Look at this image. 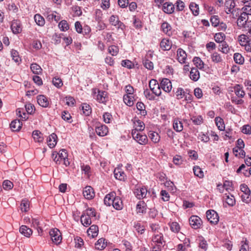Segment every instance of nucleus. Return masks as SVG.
Here are the masks:
<instances>
[{"instance_id":"774afa93","label":"nucleus","mask_w":251,"mask_h":251,"mask_svg":"<svg viewBox=\"0 0 251 251\" xmlns=\"http://www.w3.org/2000/svg\"><path fill=\"white\" fill-rule=\"evenodd\" d=\"M242 132L246 134H251V126L249 125H246L242 127Z\"/></svg>"},{"instance_id":"69168bd1","label":"nucleus","mask_w":251,"mask_h":251,"mask_svg":"<svg viewBox=\"0 0 251 251\" xmlns=\"http://www.w3.org/2000/svg\"><path fill=\"white\" fill-rule=\"evenodd\" d=\"M226 202L230 206H233L235 203V200L233 196H227L225 199Z\"/></svg>"},{"instance_id":"423d86ee","label":"nucleus","mask_w":251,"mask_h":251,"mask_svg":"<svg viewBox=\"0 0 251 251\" xmlns=\"http://www.w3.org/2000/svg\"><path fill=\"white\" fill-rule=\"evenodd\" d=\"M149 87L152 93L156 96H159L161 94L160 87L155 79H151L149 82Z\"/></svg>"},{"instance_id":"f257e3e1","label":"nucleus","mask_w":251,"mask_h":251,"mask_svg":"<svg viewBox=\"0 0 251 251\" xmlns=\"http://www.w3.org/2000/svg\"><path fill=\"white\" fill-rule=\"evenodd\" d=\"M248 16L246 12L243 11L237 19V25L240 28H247V27H251V21H248Z\"/></svg>"},{"instance_id":"a878e982","label":"nucleus","mask_w":251,"mask_h":251,"mask_svg":"<svg viewBox=\"0 0 251 251\" xmlns=\"http://www.w3.org/2000/svg\"><path fill=\"white\" fill-rule=\"evenodd\" d=\"M174 129L177 132H180L183 130V124L179 119H175L173 122Z\"/></svg>"},{"instance_id":"39448f33","label":"nucleus","mask_w":251,"mask_h":251,"mask_svg":"<svg viewBox=\"0 0 251 251\" xmlns=\"http://www.w3.org/2000/svg\"><path fill=\"white\" fill-rule=\"evenodd\" d=\"M50 235L53 243L56 245L60 243L62 240V237L61 233L58 229H52L50 231Z\"/></svg>"},{"instance_id":"4c0bfd02","label":"nucleus","mask_w":251,"mask_h":251,"mask_svg":"<svg viewBox=\"0 0 251 251\" xmlns=\"http://www.w3.org/2000/svg\"><path fill=\"white\" fill-rule=\"evenodd\" d=\"M11 55L12 59L16 63H18V64L20 63V62H21V59L19 57V53L17 50H12L11 51Z\"/></svg>"},{"instance_id":"cd10ccee","label":"nucleus","mask_w":251,"mask_h":251,"mask_svg":"<svg viewBox=\"0 0 251 251\" xmlns=\"http://www.w3.org/2000/svg\"><path fill=\"white\" fill-rule=\"evenodd\" d=\"M190 78L195 81H197L200 78L199 72L197 68H193L191 69L190 73Z\"/></svg>"},{"instance_id":"58836bf2","label":"nucleus","mask_w":251,"mask_h":251,"mask_svg":"<svg viewBox=\"0 0 251 251\" xmlns=\"http://www.w3.org/2000/svg\"><path fill=\"white\" fill-rule=\"evenodd\" d=\"M161 27L163 31L165 33L167 34H168L170 35L171 33V26L169 24H168L167 22H165L162 23L161 25Z\"/></svg>"},{"instance_id":"6e6d98bb","label":"nucleus","mask_w":251,"mask_h":251,"mask_svg":"<svg viewBox=\"0 0 251 251\" xmlns=\"http://www.w3.org/2000/svg\"><path fill=\"white\" fill-rule=\"evenodd\" d=\"M210 22L211 23L212 25L214 27H217L218 26L220 23V20L219 17L216 15H214L211 16L210 18Z\"/></svg>"},{"instance_id":"0eeeda50","label":"nucleus","mask_w":251,"mask_h":251,"mask_svg":"<svg viewBox=\"0 0 251 251\" xmlns=\"http://www.w3.org/2000/svg\"><path fill=\"white\" fill-rule=\"evenodd\" d=\"M189 223L193 228L197 229L201 227L202 221L199 217L193 215L189 218Z\"/></svg>"},{"instance_id":"bf43d9fd","label":"nucleus","mask_w":251,"mask_h":251,"mask_svg":"<svg viewBox=\"0 0 251 251\" xmlns=\"http://www.w3.org/2000/svg\"><path fill=\"white\" fill-rule=\"evenodd\" d=\"M170 228L173 232L177 233L180 230V226L177 222H173L170 225Z\"/></svg>"},{"instance_id":"79ce46f5","label":"nucleus","mask_w":251,"mask_h":251,"mask_svg":"<svg viewBox=\"0 0 251 251\" xmlns=\"http://www.w3.org/2000/svg\"><path fill=\"white\" fill-rule=\"evenodd\" d=\"M189 8L192 11L194 16H197L199 15V5L194 2H191L190 4Z\"/></svg>"},{"instance_id":"393cba45","label":"nucleus","mask_w":251,"mask_h":251,"mask_svg":"<svg viewBox=\"0 0 251 251\" xmlns=\"http://www.w3.org/2000/svg\"><path fill=\"white\" fill-rule=\"evenodd\" d=\"M175 5L172 3L165 2L163 5V10L167 14H172L174 12Z\"/></svg>"},{"instance_id":"c03bdc74","label":"nucleus","mask_w":251,"mask_h":251,"mask_svg":"<svg viewBox=\"0 0 251 251\" xmlns=\"http://www.w3.org/2000/svg\"><path fill=\"white\" fill-rule=\"evenodd\" d=\"M106 245L104 243V239H99L95 244V247L97 250H101L105 248Z\"/></svg>"},{"instance_id":"8fccbe9b","label":"nucleus","mask_w":251,"mask_h":251,"mask_svg":"<svg viewBox=\"0 0 251 251\" xmlns=\"http://www.w3.org/2000/svg\"><path fill=\"white\" fill-rule=\"evenodd\" d=\"M211 59L212 61L215 63H219L222 61V59L220 54L217 52H214L211 55Z\"/></svg>"},{"instance_id":"4be33fe9","label":"nucleus","mask_w":251,"mask_h":251,"mask_svg":"<svg viewBox=\"0 0 251 251\" xmlns=\"http://www.w3.org/2000/svg\"><path fill=\"white\" fill-rule=\"evenodd\" d=\"M160 47L164 50H169L172 47V42L169 39H163L160 42Z\"/></svg>"},{"instance_id":"aec40b11","label":"nucleus","mask_w":251,"mask_h":251,"mask_svg":"<svg viewBox=\"0 0 251 251\" xmlns=\"http://www.w3.org/2000/svg\"><path fill=\"white\" fill-rule=\"evenodd\" d=\"M57 137L55 133H52L48 138L47 142L50 148H53L57 143Z\"/></svg>"},{"instance_id":"49530a36","label":"nucleus","mask_w":251,"mask_h":251,"mask_svg":"<svg viewBox=\"0 0 251 251\" xmlns=\"http://www.w3.org/2000/svg\"><path fill=\"white\" fill-rule=\"evenodd\" d=\"M215 122L219 130H223L225 129V127L224 124V121L221 118L216 117L215 118Z\"/></svg>"},{"instance_id":"6e6552de","label":"nucleus","mask_w":251,"mask_h":251,"mask_svg":"<svg viewBox=\"0 0 251 251\" xmlns=\"http://www.w3.org/2000/svg\"><path fill=\"white\" fill-rule=\"evenodd\" d=\"M109 23L112 25L117 27L118 29L124 30L125 28V25L119 20V17L116 15H112L109 18Z\"/></svg>"},{"instance_id":"6ab92c4d","label":"nucleus","mask_w":251,"mask_h":251,"mask_svg":"<svg viewBox=\"0 0 251 251\" xmlns=\"http://www.w3.org/2000/svg\"><path fill=\"white\" fill-rule=\"evenodd\" d=\"M10 126L12 131H18L21 128L22 123L20 120H15L11 122Z\"/></svg>"},{"instance_id":"20e7f679","label":"nucleus","mask_w":251,"mask_h":251,"mask_svg":"<svg viewBox=\"0 0 251 251\" xmlns=\"http://www.w3.org/2000/svg\"><path fill=\"white\" fill-rule=\"evenodd\" d=\"M206 214L207 220L211 224L216 225L218 223L219 217L215 211L208 210L206 211Z\"/></svg>"},{"instance_id":"473e14b6","label":"nucleus","mask_w":251,"mask_h":251,"mask_svg":"<svg viewBox=\"0 0 251 251\" xmlns=\"http://www.w3.org/2000/svg\"><path fill=\"white\" fill-rule=\"evenodd\" d=\"M34 19L35 22L38 25L42 26L45 25V19L41 15L39 14H35Z\"/></svg>"},{"instance_id":"37998d69","label":"nucleus","mask_w":251,"mask_h":251,"mask_svg":"<svg viewBox=\"0 0 251 251\" xmlns=\"http://www.w3.org/2000/svg\"><path fill=\"white\" fill-rule=\"evenodd\" d=\"M143 64L144 67L148 70H152L153 69L154 66L153 63L147 58L143 59Z\"/></svg>"},{"instance_id":"7c9ffc66","label":"nucleus","mask_w":251,"mask_h":251,"mask_svg":"<svg viewBox=\"0 0 251 251\" xmlns=\"http://www.w3.org/2000/svg\"><path fill=\"white\" fill-rule=\"evenodd\" d=\"M152 241L154 243L159 244L161 246L162 245L163 242H164L163 234L160 232L159 234H154L152 237Z\"/></svg>"},{"instance_id":"9d476101","label":"nucleus","mask_w":251,"mask_h":251,"mask_svg":"<svg viewBox=\"0 0 251 251\" xmlns=\"http://www.w3.org/2000/svg\"><path fill=\"white\" fill-rule=\"evenodd\" d=\"M32 226L37 229L39 235H41L43 232V224L38 218H34L31 220Z\"/></svg>"},{"instance_id":"a211bd4d","label":"nucleus","mask_w":251,"mask_h":251,"mask_svg":"<svg viewBox=\"0 0 251 251\" xmlns=\"http://www.w3.org/2000/svg\"><path fill=\"white\" fill-rule=\"evenodd\" d=\"M99 232V227L97 225H92L87 230L88 235L91 236L92 238H94L97 236Z\"/></svg>"},{"instance_id":"a19ab883","label":"nucleus","mask_w":251,"mask_h":251,"mask_svg":"<svg viewBox=\"0 0 251 251\" xmlns=\"http://www.w3.org/2000/svg\"><path fill=\"white\" fill-rule=\"evenodd\" d=\"M225 38V34L222 32L216 33L214 35V39L217 43H222L224 42Z\"/></svg>"},{"instance_id":"2f4dec72","label":"nucleus","mask_w":251,"mask_h":251,"mask_svg":"<svg viewBox=\"0 0 251 251\" xmlns=\"http://www.w3.org/2000/svg\"><path fill=\"white\" fill-rule=\"evenodd\" d=\"M80 221L82 224L85 226H88L91 224V220L89 216L86 214L82 215L80 218Z\"/></svg>"},{"instance_id":"c9c22d12","label":"nucleus","mask_w":251,"mask_h":251,"mask_svg":"<svg viewBox=\"0 0 251 251\" xmlns=\"http://www.w3.org/2000/svg\"><path fill=\"white\" fill-rule=\"evenodd\" d=\"M30 69L33 73L36 75H39L42 71L41 67L36 63L31 64Z\"/></svg>"},{"instance_id":"c85d7f7f","label":"nucleus","mask_w":251,"mask_h":251,"mask_svg":"<svg viewBox=\"0 0 251 251\" xmlns=\"http://www.w3.org/2000/svg\"><path fill=\"white\" fill-rule=\"evenodd\" d=\"M146 204L144 201H139L136 205L137 213L143 214L146 209Z\"/></svg>"},{"instance_id":"0e129e2a","label":"nucleus","mask_w":251,"mask_h":251,"mask_svg":"<svg viewBox=\"0 0 251 251\" xmlns=\"http://www.w3.org/2000/svg\"><path fill=\"white\" fill-rule=\"evenodd\" d=\"M75 247L78 248H81L84 244L83 239L80 237L76 236L75 238Z\"/></svg>"},{"instance_id":"412c9836","label":"nucleus","mask_w":251,"mask_h":251,"mask_svg":"<svg viewBox=\"0 0 251 251\" xmlns=\"http://www.w3.org/2000/svg\"><path fill=\"white\" fill-rule=\"evenodd\" d=\"M115 198V193L111 192L106 195L104 199V203L107 206H110L113 204V200Z\"/></svg>"},{"instance_id":"2eb2a0df","label":"nucleus","mask_w":251,"mask_h":251,"mask_svg":"<svg viewBox=\"0 0 251 251\" xmlns=\"http://www.w3.org/2000/svg\"><path fill=\"white\" fill-rule=\"evenodd\" d=\"M115 177L120 180H125L126 175L120 168H117L115 169L114 171Z\"/></svg>"},{"instance_id":"603ef678","label":"nucleus","mask_w":251,"mask_h":251,"mask_svg":"<svg viewBox=\"0 0 251 251\" xmlns=\"http://www.w3.org/2000/svg\"><path fill=\"white\" fill-rule=\"evenodd\" d=\"M149 137L151 139V141L155 143H158L160 140V136L157 132H153L150 134Z\"/></svg>"},{"instance_id":"bb28decb","label":"nucleus","mask_w":251,"mask_h":251,"mask_svg":"<svg viewBox=\"0 0 251 251\" xmlns=\"http://www.w3.org/2000/svg\"><path fill=\"white\" fill-rule=\"evenodd\" d=\"M177 55L178 61L181 63H184L187 56L185 51L181 49H178L177 51Z\"/></svg>"},{"instance_id":"f704fd0d","label":"nucleus","mask_w":251,"mask_h":251,"mask_svg":"<svg viewBox=\"0 0 251 251\" xmlns=\"http://www.w3.org/2000/svg\"><path fill=\"white\" fill-rule=\"evenodd\" d=\"M238 40L240 45L242 46H244V45L248 43L249 37L245 34H241L238 36Z\"/></svg>"},{"instance_id":"f8f14e48","label":"nucleus","mask_w":251,"mask_h":251,"mask_svg":"<svg viewBox=\"0 0 251 251\" xmlns=\"http://www.w3.org/2000/svg\"><path fill=\"white\" fill-rule=\"evenodd\" d=\"M38 103L43 107H47L49 105V101L47 98L44 95H39L37 97Z\"/></svg>"},{"instance_id":"4d7b16f0","label":"nucleus","mask_w":251,"mask_h":251,"mask_svg":"<svg viewBox=\"0 0 251 251\" xmlns=\"http://www.w3.org/2000/svg\"><path fill=\"white\" fill-rule=\"evenodd\" d=\"M193 61L197 67L201 69L203 67V62L200 57H195L193 58Z\"/></svg>"},{"instance_id":"de8ad7c7","label":"nucleus","mask_w":251,"mask_h":251,"mask_svg":"<svg viewBox=\"0 0 251 251\" xmlns=\"http://www.w3.org/2000/svg\"><path fill=\"white\" fill-rule=\"evenodd\" d=\"M82 110L85 116H89L92 112L91 108L89 104L83 103L82 106Z\"/></svg>"},{"instance_id":"f3484780","label":"nucleus","mask_w":251,"mask_h":251,"mask_svg":"<svg viewBox=\"0 0 251 251\" xmlns=\"http://www.w3.org/2000/svg\"><path fill=\"white\" fill-rule=\"evenodd\" d=\"M97 134L100 136H104L108 133V128L105 125L97 126L95 129Z\"/></svg>"},{"instance_id":"680f3d73","label":"nucleus","mask_w":251,"mask_h":251,"mask_svg":"<svg viewBox=\"0 0 251 251\" xmlns=\"http://www.w3.org/2000/svg\"><path fill=\"white\" fill-rule=\"evenodd\" d=\"M191 119L193 123L197 125H200L202 122V118L201 116H193Z\"/></svg>"},{"instance_id":"b1692460","label":"nucleus","mask_w":251,"mask_h":251,"mask_svg":"<svg viewBox=\"0 0 251 251\" xmlns=\"http://www.w3.org/2000/svg\"><path fill=\"white\" fill-rule=\"evenodd\" d=\"M112 206L116 210H121L123 208V202L121 198L119 197H116L113 200Z\"/></svg>"},{"instance_id":"c756f323","label":"nucleus","mask_w":251,"mask_h":251,"mask_svg":"<svg viewBox=\"0 0 251 251\" xmlns=\"http://www.w3.org/2000/svg\"><path fill=\"white\" fill-rule=\"evenodd\" d=\"M32 136L35 141L42 142L44 138L42 133L39 130H34L32 132Z\"/></svg>"},{"instance_id":"4468645a","label":"nucleus","mask_w":251,"mask_h":251,"mask_svg":"<svg viewBox=\"0 0 251 251\" xmlns=\"http://www.w3.org/2000/svg\"><path fill=\"white\" fill-rule=\"evenodd\" d=\"M135 195L138 199L145 198L147 194V190L146 188H137L135 192Z\"/></svg>"},{"instance_id":"9b49d317","label":"nucleus","mask_w":251,"mask_h":251,"mask_svg":"<svg viewBox=\"0 0 251 251\" xmlns=\"http://www.w3.org/2000/svg\"><path fill=\"white\" fill-rule=\"evenodd\" d=\"M84 197L88 200L92 199L95 196L93 189L91 186H86L83 191Z\"/></svg>"},{"instance_id":"1a4fd4ad","label":"nucleus","mask_w":251,"mask_h":251,"mask_svg":"<svg viewBox=\"0 0 251 251\" xmlns=\"http://www.w3.org/2000/svg\"><path fill=\"white\" fill-rule=\"evenodd\" d=\"M159 85L160 89H162L166 92H170L172 88V83L168 78H163Z\"/></svg>"},{"instance_id":"3c124183","label":"nucleus","mask_w":251,"mask_h":251,"mask_svg":"<svg viewBox=\"0 0 251 251\" xmlns=\"http://www.w3.org/2000/svg\"><path fill=\"white\" fill-rule=\"evenodd\" d=\"M234 60L238 64H242L244 61V57L239 53H235L234 54Z\"/></svg>"},{"instance_id":"09e8293b","label":"nucleus","mask_w":251,"mask_h":251,"mask_svg":"<svg viewBox=\"0 0 251 251\" xmlns=\"http://www.w3.org/2000/svg\"><path fill=\"white\" fill-rule=\"evenodd\" d=\"M235 93L238 97L243 98L245 95V92L240 86L237 85L234 88Z\"/></svg>"},{"instance_id":"864d4df0","label":"nucleus","mask_w":251,"mask_h":251,"mask_svg":"<svg viewBox=\"0 0 251 251\" xmlns=\"http://www.w3.org/2000/svg\"><path fill=\"white\" fill-rule=\"evenodd\" d=\"M58 26L60 28V29L62 31L67 30L69 28V25L67 23V21L65 20L61 21L59 23Z\"/></svg>"},{"instance_id":"ea45409f","label":"nucleus","mask_w":251,"mask_h":251,"mask_svg":"<svg viewBox=\"0 0 251 251\" xmlns=\"http://www.w3.org/2000/svg\"><path fill=\"white\" fill-rule=\"evenodd\" d=\"M29 208V203L28 201L23 200L20 205V209L22 212H26L28 211Z\"/></svg>"},{"instance_id":"5701e85b","label":"nucleus","mask_w":251,"mask_h":251,"mask_svg":"<svg viewBox=\"0 0 251 251\" xmlns=\"http://www.w3.org/2000/svg\"><path fill=\"white\" fill-rule=\"evenodd\" d=\"M20 233L25 237H29L32 233V230L27 226L23 225L20 227Z\"/></svg>"},{"instance_id":"f03ea898","label":"nucleus","mask_w":251,"mask_h":251,"mask_svg":"<svg viewBox=\"0 0 251 251\" xmlns=\"http://www.w3.org/2000/svg\"><path fill=\"white\" fill-rule=\"evenodd\" d=\"M68 154L65 149L61 150L58 153L54 151L52 153V157L56 164H60L61 161L65 159H67Z\"/></svg>"},{"instance_id":"e433bc0d","label":"nucleus","mask_w":251,"mask_h":251,"mask_svg":"<svg viewBox=\"0 0 251 251\" xmlns=\"http://www.w3.org/2000/svg\"><path fill=\"white\" fill-rule=\"evenodd\" d=\"M134 125H135L136 128L135 129H134L133 130H137V132H138L139 131H143L145 128L144 123L142 121H141L139 120H136L134 122Z\"/></svg>"},{"instance_id":"13d9d810","label":"nucleus","mask_w":251,"mask_h":251,"mask_svg":"<svg viewBox=\"0 0 251 251\" xmlns=\"http://www.w3.org/2000/svg\"><path fill=\"white\" fill-rule=\"evenodd\" d=\"M53 84L57 88H60L63 85V82L61 78L55 77L52 80Z\"/></svg>"},{"instance_id":"5fc2aeb1","label":"nucleus","mask_w":251,"mask_h":251,"mask_svg":"<svg viewBox=\"0 0 251 251\" xmlns=\"http://www.w3.org/2000/svg\"><path fill=\"white\" fill-rule=\"evenodd\" d=\"M2 186L4 189L9 190L13 187V184L10 180H5L3 181Z\"/></svg>"},{"instance_id":"e2e57ef3","label":"nucleus","mask_w":251,"mask_h":251,"mask_svg":"<svg viewBox=\"0 0 251 251\" xmlns=\"http://www.w3.org/2000/svg\"><path fill=\"white\" fill-rule=\"evenodd\" d=\"M176 95L177 99H181L185 96V93L182 88H178L176 92Z\"/></svg>"},{"instance_id":"052dcab7","label":"nucleus","mask_w":251,"mask_h":251,"mask_svg":"<svg viewBox=\"0 0 251 251\" xmlns=\"http://www.w3.org/2000/svg\"><path fill=\"white\" fill-rule=\"evenodd\" d=\"M108 52L113 56L117 55L119 51V48L116 46H111L108 48Z\"/></svg>"},{"instance_id":"338daca9","label":"nucleus","mask_w":251,"mask_h":251,"mask_svg":"<svg viewBox=\"0 0 251 251\" xmlns=\"http://www.w3.org/2000/svg\"><path fill=\"white\" fill-rule=\"evenodd\" d=\"M173 162L176 165H180L182 164L183 160L181 156L176 155L173 158Z\"/></svg>"},{"instance_id":"ddd939ff","label":"nucleus","mask_w":251,"mask_h":251,"mask_svg":"<svg viewBox=\"0 0 251 251\" xmlns=\"http://www.w3.org/2000/svg\"><path fill=\"white\" fill-rule=\"evenodd\" d=\"M11 28L14 34H18L22 31L21 25L20 22L17 20L12 21Z\"/></svg>"},{"instance_id":"72a5a7b5","label":"nucleus","mask_w":251,"mask_h":251,"mask_svg":"<svg viewBox=\"0 0 251 251\" xmlns=\"http://www.w3.org/2000/svg\"><path fill=\"white\" fill-rule=\"evenodd\" d=\"M219 50L224 53L226 54L229 51V47L226 42L224 41L219 46Z\"/></svg>"},{"instance_id":"7ed1b4c3","label":"nucleus","mask_w":251,"mask_h":251,"mask_svg":"<svg viewBox=\"0 0 251 251\" xmlns=\"http://www.w3.org/2000/svg\"><path fill=\"white\" fill-rule=\"evenodd\" d=\"M131 134L133 138L139 144L145 145L148 143L147 136L145 134H141L140 133L137 132V130H132Z\"/></svg>"},{"instance_id":"dca6fc26","label":"nucleus","mask_w":251,"mask_h":251,"mask_svg":"<svg viewBox=\"0 0 251 251\" xmlns=\"http://www.w3.org/2000/svg\"><path fill=\"white\" fill-rule=\"evenodd\" d=\"M96 97V99L99 102L105 103L107 100V93L105 91L99 90Z\"/></svg>"},{"instance_id":"a18cd8bd","label":"nucleus","mask_w":251,"mask_h":251,"mask_svg":"<svg viewBox=\"0 0 251 251\" xmlns=\"http://www.w3.org/2000/svg\"><path fill=\"white\" fill-rule=\"evenodd\" d=\"M193 171L195 175L200 178H202L204 176L203 172L199 166H196L194 167Z\"/></svg>"}]
</instances>
